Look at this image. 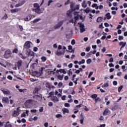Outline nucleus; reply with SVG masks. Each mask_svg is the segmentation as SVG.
Segmentation results:
<instances>
[{
	"instance_id": "f257e3e1",
	"label": "nucleus",
	"mask_w": 127,
	"mask_h": 127,
	"mask_svg": "<svg viewBox=\"0 0 127 127\" xmlns=\"http://www.w3.org/2000/svg\"><path fill=\"white\" fill-rule=\"evenodd\" d=\"M75 3L72 2L70 4V8L72 11H74V10H77L80 8V5H76L75 6Z\"/></svg>"
},
{
	"instance_id": "f03ea898",
	"label": "nucleus",
	"mask_w": 127,
	"mask_h": 127,
	"mask_svg": "<svg viewBox=\"0 0 127 127\" xmlns=\"http://www.w3.org/2000/svg\"><path fill=\"white\" fill-rule=\"evenodd\" d=\"M90 97L91 99H93L95 100V102L96 103H98V102H101V101H102L100 97H98V95H97V94H94L92 95Z\"/></svg>"
},
{
	"instance_id": "7ed1b4c3",
	"label": "nucleus",
	"mask_w": 127,
	"mask_h": 127,
	"mask_svg": "<svg viewBox=\"0 0 127 127\" xmlns=\"http://www.w3.org/2000/svg\"><path fill=\"white\" fill-rule=\"evenodd\" d=\"M10 56H11V51H10V50L8 49L6 50L4 54V57L6 59H8V58H9Z\"/></svg>"
},
{
	"instance_id": "20e7f679",
	"label": "nucleus",
	"mask_w": 127,
	"mask_h": 127,
	"mask_svg": "<svg viewBox=\"0 0 127 127\" xmlns=\"http://www.w3.org/2000/svg\"><path fill=\"white\" fill-rule=\"evenodd\" d=\"M78 25H79L80 33H83L84 31H86V29H85V25H84V23L82 22L78 23Z\"/></svg>"
},
{
	"instance_id": "39448f33",
	"label": "nucleus",
	"mask_w": 127,
	"mask_h": 127,
	"mask_svg": "<svg viewBox=\"0 0 127 127\" xmlns=\"http://www.w3.org/2000/svg\"><path fill=\"white\" fill-rule=\"evenodd\" d=\"M31 43V42L29 41H26L24 45V48L25 49H29V48L31 47V46H30Z\"/></svg>"
},
{
	"instance_id": "423d86ee",
	"label": "nucleus",
	"mask_w": 127,
	"mask_h": 127,
	"mask_svg": "<svg viewBox=\"0 0 127 127\" xmlns=\"http://www.w3.org/2000/svg\"><path fill=\"white\" fill-rule=\"evenodd\" d=\"M2 103H3V104H9L8 98H7V97H3L2 99Z\"/></svg>"
},
{
	"instance_id": "0eeeda50",
	"label": "nucleus",
	"mask_w": 127,
	"mask_h": 127,
	"mask_svg": "<svg viewBox=\"0 0 127 127\" xmlns=\"http://www.w3.org/2000/svg\"><path fill=\"white\" fill-rule=\"evenodd\" d=\"M63 25V21H60L56 25L54 26L55 29H58V28H60L61 26Z\"/></svg>"
},
{
	"instance_id": "6e6552de",
	"label": "nucleus",
	"mask_w": 127,
	"mask_h": 127,
	"mask_svg": "<svg viewBox=\"0 0 127 127\" xmlns=\"http://www.w3.org/2000/svg\"><path fill=\"white\" fill-rule=\"evenodd\" d=\"M43 70H45V67H41V69H40L39 72L37 71L36 72V75H38L39 76H41L42 74H43Z\"/></svg>"
},
{
	"instance_id": "1a4fd4ad",
	"label": "nucleus",
	"mask_w": 127,
	"mask_h": 127,
	"mask_svg": "<svg viewBox=\"0 0 127 127\" xmlns=\"http://www.w3.org/2000/svg\"><path fill=\"white\" fill-rule=\"evenodd\" d=\"M27 55L28 56H34L35 54V53L34 52H31L30 50H28L26 51Z\"/></svg>"
},
{
	"instance_id": "9d476101",
	"label": "nucleus",
	"mask_w": 127,
	"mask_h": 127,
	"mask_svg": "<svg viewBox=\"0 0 127 127\" xmlns=\"http://www.w3.org/2000/svg\"><path fill=\"white\" fill-rule=\"evenodd\" d=\"M111 114V111L109 109L106 108L103 112V116H108Z\"/></svg>"
},
{
	"instance_id": "9b49d317",
	"label": "nucleus",
	"mask_w": 127,
	"mask_h": 127,
	"mask_svg": "<svg viewBox=\"0 0 127 127\" xmlns=\"http://www.w3.org/2000/svg\"><path fill=\"white\" fill-rule=\"evenodd\" d=\"M22 66V61L21 60H19L17 63V66L18 69H20V67Z\"/></svg>"
},
{
	"instance_id": "f8f14e48",
	"label": "nucleus",
	"mask_w": 127,
	"mask_h": 127,
	"mask_svg": "<svg viewBox=\"0 0 127 127\" xmlns=\"http://www.w3.org/2000/svg\"><path fill=\"white\" fill-rule=\"evenodd\" d=\"M34 102V100H32V99H29V100H27L25 102V107H27V106H28V104H31L32 103H33Z\"/></svg>"
},
{
	"instance_id": "ddd939ff",
	"label": "nucleus",
	"mask_w": 127,
	"mask_h": 127,
	"mask_svg": "<svg viewBox=\"0 0 127 127\" xmlns=\"http://www.w3.org/2000/svg\"><path fill=\"white\" fill-rule=\"evenodd\" d=\"M66 16L67 17H68V18H72V16H73V15H72V11H67L66 13Z\"/></svg>"
},
{
	"instance_id": "4468645a",
	"label": "nucleus",
	"mask_w": 127,
	"mask_h": 127,
	"mask_svg": "<svg viewBox=\"0 0 127 127\" xmlns=\"http://www.w3.org/2000/svg\"><path fill=\"white\" fill-rule=\"evenodd\" d=\"M1 91L4 95H9V94H10V92L7 89L5 90L4 88H1Z\"/></svg>"
},
{
	"instance_id": "2eb2a0df",
	"label": "nucleus",
	"mask_w": 127,
	"mask_h": 127,
	"mask_svg": "<svg viewBox=\"0 0 127 127\" xmlns=\"http://www.w3.org/2000/svg\"><path fill=\"white\" fill-rule=\"evenodd\" d=\"M21 8H18L11 9L10 11H11V13H14L15 12H18V11H19V10H21Z\"/></svg>"
},
{
	"instance_id": "dca6fc26",
	"label": "nucleus",
	"mask_w": 127,
	"mask_h": 127,
	"mask_svg": "<svg viewBox=\"0 0 127 127\" xmlns=\"http://www.w3.org/2000/svg\"><path fill=\"white\" fill-rule=\"evenodd\" d=\"M51 100L54 102V103H56V102H59V99L56 96H53L51 98Z\"/></svg>"
},
{
	"instance_id": "f3484780",
	"label": "nucleus",
	"mask_w": 127,
	"mask_h": 127,
	"mask_svg": "<svg viewBox=\"0 0 127 127\" xmlns=\"http://www.w3.org/2000/svg\"><path fill=\"white\" fill-rule=\"evenodd\" d=\"M33 10H34V11L36 13H41V10H40V8L39 7H38L37 8H35V9H33Z\"/></svg>"
},
{
	"instance_id": "a211bd4d",
	"label": "nucleus",
	"mask_w": 127,
	"mask_h": 127,
	"mask_svg": "<svg viewBox=\"0 0 127 127\" xmlns=\"http://www.w3.org/2000/svg\"><path fill=\"white\" fill-rule=\"evenodd\" d=\"M63 115H66V114H69V110L67 108H64L62 109Z\"/></svg>"
},
{
	"instance_id": "6ab92c4d",
	"label": "nucleus",
	"mask_w": 127,
	"mask_h": 127,
	"mask_svg": "<svg viewBox=\"0 0 127 127\" xmlns=\"http://www.w3.org/2000/svg\"><path fill=\"white\" fill-rule=\"evenodd\" d=\"M126 45H127V42H120L119 43V46H122V48H124V47H125V46H126Z\"/></svg>"
},
{
	"instance_id": "aec40b11",
	"label": "nucleus",
	"mask_w": 127,
	"mask_h": 127,
	"mask_svg": "<svg viewBox=\"0 0 127 127\" xmlns=\"http://www.w3.org/2000/svg\"><path fill=\"white\" fill-rule=\"evenodd\" d=\"M32 17V16H31V15H29L26 17V18H25V21H29V20H31Z\"/></svg>"
},
{
	"instance_id": "412c9836",
	"label": "nucleus",
	"mask_w": 127,
	"mask_h": 127,
	"mask_svg": "<svg viewBox=\"0 0 127 127\" xmlns=\"http://www.w3.org/2000/svg\"><path fill=\"white\" fill-rule=\"evenodd\" d=\"M105 16L107 17V19H111V18H112V16L111 15V13L110 12L105 14Z\"/></svg>"
},
{
	"instance_id": "4be33fe9",
	"label": "nucleus",
	"mask_w": 127,
	"mask_h": 127,
	"mask_svg": "<svg viewBox=\"0 0 127 127\" xmlns=\"http://www.w3.org/2000/svg\"><path fill=\"white\" fill-rule=\"evenodd\" d=\"M19 115V113L18 112V111H16L15 110L14 111V113L13 114V117H17V116H18Z\"/></svg>"
},
{
	"instance_id": "5701e85b",
	"label": "nucleus",
	"mask_w": 127,
	"mask_h": 127,
	"mask_svg": "<svg viewBox=\"0 0 127 127\" xmlns=\"http://www.w3.org/2000/svg\"><path fill=\"white\" fill-rule=\"evenodd\" d=\"M39 91V89H38L37 87H35L33 91V94H38Z\"/></svg>"
},
{
	"instance_id": "b1692460",
	"label": "nucleus",
	"mask_w": 127,
	"mask_h": 127,
	"mask_svg": "<svg viewBox=\"0 0 127 127\" xmlns=\"http://www.w3.org/2000/svg\"><path fill=\"white\" fill-rule=\"evenodd\" d=\"M46 87L47 89H49L50 90L51 89V84H50L49 82L46 83Z\"/></svg>"
},
{
	"instance_id": "393cba45",
	"label": "nucleus",
	"mask_w": 127,
	"mask_h": 127,
	"mask_svg": "<svg viewBox=\"0 0 127 127\" xmlns=\"http://www.w3.org/2000/svg\"><path fill=\"white\" fill-rule=\"evenodd\" d=\"M103 21V17H99L97 19V22H102Z\"/></svg>"
},
{
	"instance_id": "a878e982",
	"label": "nucleus",
	"mask_w": 127,
	"mask_h": 127,
	"mask_svg": "<svg viewBox=\"0 0 127 127\" xmlns=\"http://www.w3.org/2000/svg\"><path fill=\"white\" fill-rule=\"evenodd\" d=\"M82 7H83L84 8L87 7V3H86V1L84 0L82 2Z\"/></svg>"
},
{
	"instance_id": "bb28decb",
	"label": "nucleus",
	"mask_w": 127,
	"mask_h": 127,
	"mask_svg": "<svg viewBox=\"0 0 127 127\" xmlns=\"http://www.w3.org/2000/svg\"><path fill=\"white\" fill-rule=\"evenodd\" d=\"M68 50L69 52H70V53H72V52H74V51H73V49L72 48V46L71 45L68 46Z\"/></svg>"
},
{
	"instance_id": "cd10ccee",
	"label": "nucleus",
	"mask_w": 127,
	"mask_h": 127,
	"mask_svg": "<svg viewBox=\"0 0 127 127\" xmlns=\"http://www.w3.org/2000/svg\"><path fill=\"white\" fill-rule=\"evenodd\" d=\"M57 77L58 79H59V80H60V81H62V80H63V76L59 74Z\"/></svg>"
},
{
	"instance_id": "c85d7f7f",
	"label": "nucleus",
	"mask_w": 127,
	"mask_h": 127,
	"mask_svg": "<svg viewBox=\"0 0 127 127\" xmlns=\"http://www.w3.org/2000/svg\"><path fill=\"white\" fill-rule=\"evenodd\" d=\"M109 87V83H106L102 86V88H108Z\"/></svg>"
},
{
	"instance_id": "c756f323",
	"label": "nucleus",
	"mask_w": 127,
	"mask_h": 127,
	"mask_svg": "<svg viewBox=\"0 0 127 127\" xmlns=\"http://www.w3.org/2000/svg\"><path fill=\"white\" fill-rule=\"evenodd\" d=\"M118 106L117 105H115L114 107H112L111 110L112 111H116L117 109H118Z\"/></svg>"
},
{
	"instance_id": "7c9ffc66",
	"label": "nucleus",
	"mask_w": 127,
	"mask_h": 127,
	"mask_svg": "<svg viewBox=\"0 0 127 127\" xmlns=\"http://www.w3.org/2000/svg\"><path fill=\"white\" fill-rule=\"evenodd\" d=\"M12 53H16V54H17L18 53V49L15 48L13 51Z\"/></svg>"
},
{
	"instance_id": "2f4dec72",
	"label": "nucleus",
	"mask_w": 127,
	"mask_h": 127,
	"mask_svg": "<svg viewBox=\"0 0 127 127\" xmlns=\"http://www.w3.org/2000/svg\"><path fill=\"white\" fill-rule=\"evenodd\" d=\"M41 60L43 62H45V61H46V60H47V59H46V57L43 56L41 57Z\"/></svg>"
},
{
	"instance_id": "473e14b6",
	"label": "nucleus",
	"mask_w": 127,
	"mask_h": 127,
	"mask_svg": "<svg viewBox=\"0 0 127 127\" xmlns=\"http://www.w3.org/2000/svg\"><path fill=\"white\" fill-rule=\"evenodd\" d=\"M84 12H85L86 13H89V12H90V8H89V7H87L86 9H85L84 10Z\"/></svg>"
},
{
	"instance_id": "72a5a7b5",
	"label": "nucleus",
	"mask_w": 127,
	"mask_h": 127,
	"mask_svg": "<svg viewBox=\"0 0 127 127\" xmlns=\"http://www.w3.org/2000/svg\"><path fill=\"white\" fill-rule=\"evenodd\" d=\"M79 16H80L79 15H77L74 16V20H75V21H77V20H78V19H79Z\"/></svg>"
},
{
	"instance_id": "f704fd0d",
	"label": "nucleus",
	"mask_w": 127,
	"mask_h": 127,
	"mask_svg": "<svg viewBox=\"0 0 127 127\" xmlns=\"http://www.w3.org/2000/svg\"><path fill=\"white\" fill-rule=\"evenodd\" d=\"M56 117L57 119H60V118H62L63 116L62 115L59 114H57Z\"/></svg>"
},
{
	"instance_id": "c9c22d12",
	"label": "nucleus",
	"mask_w": 127,
	"mask_h": 127,
	"mask_svg": "<svg viewBox=\"0 0 127 127\" xmlns=\"http://www.w3.org/2000/svg\"><path fill=\"white\" fill-rule=\"evenodd\" d=\"M86 63L87 64H90V63H92V60H91L90 59H88L86 61Z\"/></svg>"
},
{
	"instance_id": "e433bc0d",
	"label": "nucleus",
	"mask_w": 127,
	"mask_h": 127,
	"mask_svg": "<svg viewBox=\"0 0 127 127\" xmlns=\"http://www.w3.org/2000/svg\"><path fill=\"white\" fill-rule=\"evenodd\" d=\"M123 88H124V86L121 85L120 86L119 88H118V92H121V91H122V90L123 89Z\"/></svg>"
},
{
	"instance_id": "4c0bfd02",
	"label": "nucleus",
	"mask_w": 127,
	"mask_h": 127,
	"mask_svg": "<svg viewBox=\"0 0 127 127\" xmlns=\"http://www.w3.org/2000/svg\"><path fill=\"white\" fill-rule=\"evenodd\" d=\"M40 18H39V19H35L33 21V23H36V22H38V21H39V20H40Z\"/></svg>"
},
{
	"instance_id": "58836bf2",
	"label": "nucleus",
	"mask_w": 127,
	"mask_h": 127,
	"mask_svg": "<svg viewBox=\"0 0 127 127\" xmlns=\"http://www.w3.org/2000/svg\"><path fill=\"white\" fill-rule=\"evenodd\" d=\"M21 5H22V4H21V2H19V3L16 4L15 5V7H19V6H21Z\"/></svg>"
},
{
	"instance_id": "ea45409f",
	"label": "nucleus",
	"mask_w": 127,
	"mask_h": 127,
	"mask_svg": "<svg viewBox=\"0 0 127 127\" xmlns=\"http://www.w3.org/2000/svg\"><path fill=\"white\" fill-rule=\"evenodd\" d=\"M34 7H40V6H39V4L37 3H35L34 4Z\"/></svg>"
},
{
	"instance_id": "a19ab883",
	"label": "nucleus",
	"mask_w": 127,
	"mask_h": 127,
	"mask_svg": "<svg viewBox=\"0 0 127 127\" xmlns=\"http://www.w3.org/2000/svg\"><path fill=\"white\" fill-rule=\"evenodd\" d=\"M49 96H48V98H51L53 96V92H51L49 93Z\"/></svg>"
},
{
	"instance_id": "79ce46f5",
	"label": "nucleus",
	"mask_w": 127,
	"mask_h": 127,
	"mask_svg": "<svg viewBox=\"0 0 127 127\" xmlns=\"http://www.w3.org/2000/svg\"><path fill=\"white\" fill-rule=\"evenodd\" d=\"M80 119L81 120H85V117L84 116V115H83V113L80 114Z\"/></svg>"
},
{
	"instance_id": "37998d69",
	"label": "nucleus",
	"mask_w": 127,
	"mask_h": 127,
	"mask_svg": "<svg viewBox=\"0 0 127 127\" xmlns=\"http://www.w3.org/2000/svg\"><path fill=\"white\" fill-rule=\"evenodd\" d=\"M71 43L72 45H75V44H76V42H75V40L74 39L72 40Z\"/></svg>"
},
{
	"instance_id": "c03bdc74",
	"label": "nucleus",
	"mask_w": 127,
	"mask_h": 127,
	"mask_svg": "<svg viewBox=\"0 0 127 127\" xmlns=\"http://www.w3.org/2000/svg\"><path fill=\"white\" fill-rule=\"evenodd\" d=\"M64 107H65L66 108H69V107H70V104L68 103H65Z\"/></svg>"
},
{
	"instance_id": "a18cd8bd",
	"label": "nucleus",
	"mask_w": 127,
	"mask_h": 127,
	"mask_svg": "<svg viewBox=\"0 0 127 127\" xmlns=\"http://www.w3.org/2000/svg\"><path fill=\"white\" fill-rule=\"evenodd\" d=\"M91 55H92V52H90L89 53L86 54V56L87 57H90Z\"/></svg>"
},
{
	"instance_id": "49530a36",
	"label": "nucleus",
	"mask_w": 127,
	"mask_h": 127,
	"mask_svg": "<svg viewBox=\"0 0 127 127\" xmlns=\"http://www.w3.org/2000/svg\"><path fill=\"white\" fill-rule=\"evenodd\" d=\"M36 96H37V98H40V100H42V94H40V95H36Z\"/></svg>"
},
{
	"instance_id": "de8ad7c7",
	"label": "nucleus",
	"mask_w": 127,
	"mask_h": 127,
	"mask_svg": "<svg viewBox=\"0 0 127 127\" xmlns=\"http://www.w3.org/2000/svg\"><path fill=\"white\" fill-rule=\"evenodd\" d=\"M63 86V83L62 82H59V83L58 84V86L60 88H61V87H62Z\"/></svg>"
},
{
	"instance_id": "09e8293b",
	"label": "nucleus",
	"mask_w": 127,
	"mask_h": 127,
	"mask_svg": "<svg viewBox=\"0 0 127 127\" xmlns=\"http://www.w3.org/2000/svg\"><path fill=\"white\" fill-rule=\"evenodd\" d=\"M68 22H69V23H74V18H71L69 20Z\"/></svg>"
},
{
	"instance_id": "8fccbe9b",
	"label": "nucleus",
	"mask_w": 127,
	"mask_h": 127,
	"mask_svg": "<svg viewBox=\"0 0 127 127\" xmlns=\"http://www.w3.org/2000/svg\"><path fill=\"white\" fill-rule=\"evenodd\" d=\"M51 2H53V0H50L48 1V5L49 6L51 4Z\"/></svg>"
},
{
	"instance_id": "3c124183",
	"label": "nucleus",
	"mask_w": 127,
	"mask_h": 127,
	"mask_svg": "<svg viewBox=\"0 0 127 127\" xmlns=\"http://www.w3.org/2000/svg\"><path fill=\"white\" fill-rule=\"evenodd\" d=\"M38 50V48L36 47H34L33 51H34V52H36Z\"/></svg>"
},
{
	"instance_id": "603ef678",
	"label": "nucleus",
	"mask_w": 127,
	"mask_h": 127,
	"mask_svg": "<svg viewBox=\"0 0 127 127\" xmlns=\"http://www.w3.org/2000/svg\"><path fill=\"white\" fill-rule=\"evenodd\" d=\"M124 39V36H119V40H123Z\"/></svg>"
},
{
	"instance_id": "864d4df0",
	"label": "nucleus",
	"mask_w": 127,
	"mask_h": 127,
	"mask_svg": "<svg viewBox=\"0 0 127 127\" xmlns=\"http://www.w3.org/2000/svg\"><path fill=\"white\" fill-rule=\"evenodd\" d=\"M72 72L71 71V69H70L69 70H68V76H71V74L72 75Z\"/></svg>"
},
{
	"instance_id": "5fc2aeb1",
	"label": "nucleus",
	"mask_w": 127,
	"mask_h": 127,
	"mask_svg": "<svg viewBox=\"0 0 127 127\" xmlns=\"http://www.w3.org/2000/svg\"><path fill=\"white\" fill-rule=\"evenodd\" d=\"M109 62L110 63H113V62H114V58H110V60H109Z\"/></svg>"
},
{
	"instance_id": "6e6d98bb",
	"label": "nucleus",
	"mask_w": 127,
	"mask_h": 127,
	"mask_svg": "<svg viewBox=\"0 0 127 127\" xmlns=\"http://www.w3.org/2000/svg\"><path fill=\"white\" fill-rule=\"evenodd\" d=\"M7 78L8 80H12V76L11 75H8Z\"/></svg>"
},
{
	"instance_id": "4d7b16f0",
	"label": "nucleus",
	"mask_w": 127,
	"mask_h": 127,
	"mask_svg": "<svg viewBox=\"0 0 127 127\" xmlns=\"http://www.w3.org/2000/svg\"><path fill=\"white\" fill-rule=\"evenodd\" d=\"M3 19H7V14H5L3 17Z\"/></svg>"
},
{
	"instance_id": "13d9d810",
	"label": "nucleus",
	"mask_w": 127,
	"mask_h": 127,
	"mask_svg": "<svg viewBox=\"0 0 127 127\" xmlns=\"http://www.w3.org/2000/svg\"><path fill=\"white\" fill-rule=\"evenodd\" d=\"M44 110V109H43V107H40L39 111L40 113H42V112H43Z\"/></svg>"
},
{
	"instance_id": "bf43d9fd",
	"label": "nucleus",
	"mask_w": 127,
	"mask_h": 127,
	"mask_svg": "<svg viewBox=\"0 0 127 127\" xmlns=\"http://www.w3.org/2000/svg\"><path fill=\"white\" fill-rule=\"evenodd\" d=\"M91 49V48L90 47H87L85 49V51L87 52H89V51H90V49Z\"/></svg>"
},
{
	"instance_id": "052dcab7",
	"label": "nucleus",
	"mask_w": 127,
	"mask_h": 127,
	"mask_svg": "<svg viewBox=\"0 0 127 127\" xmlns=\"http://www.w3.org/2000/svg\"><path fill=\"white\" fill-rule=\"evenodd\" d=\"M104 25L105 26V27H109V26H110V25L109 24V23L105 22L104 23Z\"/></svg>"
},
{
	"instance_id": "680f3d73",
	"label": "nucleus",
	"mask_w": 127,
	"mask_h": 127,
	"mask_svg": "<svg viewBox=\"0 0 127 127\" xmlns=\"http://www.w3.org/2000/svg\"><path fill=\"white\" fill-rule=\"evenodd\" d=\"M113 85L114 86H117L118 85V81H113Z\"/></svg>"
},
{
	"instance_id": "e2e57ef3",
	"label": "nucleus",
	"mask_w": 127,
	"mask_h": 127,
	"mask_svg": "<svg viewBox=\"0 0 127 127\" xmlns=\"http://www.w3.org/2000/svg\"><path fill=\"white\" fill-rule=\"evenodd\" d=\"M98 6V4L97 3H94L92 4V7H97Z\"/></svg>"
},
{
	"instance_id": "0e129e2a",
	"label": "nucleus",
	"mask_w": 127,
	"mask_h": 127,
	"mask_svg": "<svg viewBox=\"0 0 127 127\" xmlns=\"http://www.w3.org/2000/svg\"><path fill=\"white\" fill-rule=\"evenodd\" d=\"M81 56H82V57L85 56V55H86V53L85 52H82L80 54Z\"/></svg>"
},
{
	"instance_id": "69168bd1",
	"label": "nucleus",
	"mask_w": 127,
	"mask_h": 127,
	"mask_svg": "<svg viewBox=\"0 0 127 127\" xmlns=\"http://www.w3.org/2000/svg\"><path fill=\"white\" fill-rule=\"evenodd\" d=\"M68 68H72L73 67V64L70 63L68 65Z\"/></svg>"
},
{
	"instance_id": "338daca9",
	"label": "nucleus",
	"mask_w": 127,
	"mask_h": 127,
	"mask_svg": "<svg viewBox=\"0 0 127 127\" xmlns=\"http://www.w3.org/2000/svg\"><path fill=\"white\" fill-rule=\"evenodd\" d=\"M109 66L110 67V68H112V67H114L115 65L113 64V63H111L109 64Z\"/></svg>"
},
{
	"instance_id": "774afa93",
	"label": "nucleus",
	"mask_w": 127,
	"mask_h": 127,
	"mask_svg": "<svg viewBox=\"0 0 127 127\" xmlns=\"http://www.w3.org/2000/svg\"><path fill=\"white\" fill-rule=\"evenodd\" d=\"M5 127H12V125L11 124H7L5 125Z\"/></svg>"
}]
</instances>
